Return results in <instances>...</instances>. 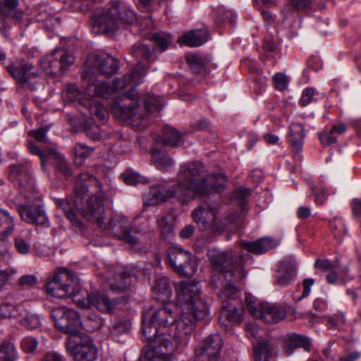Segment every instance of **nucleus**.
I'll return each instance as SVG.
<instances>
[{
  "instance_id": "obj_9",
  "label": "nucleus",
  "mask_w": 361,
  "mask_h": 361,
  "mask_svg": "<svg viewBox=\"0 0 361 361\" xmlns=\"http://www.w3.org/2000/svg\"><path fill=\"white\" fill-rule=\"evenodd\" d=\"M66 348L75 361H94L97 358L96 345L92 338L84 333L68 336Z\"/></svg>"
},
{
  "instance_id": "obj_22",
  "label": "nucleus",
  "mask_w": 361,
  "mask_h": 361,
  "mask_svg": "<svg viewBox=\"0 0 361 361\" xmlns=\"http://www.w3.org/2000/svg\"><path fill=\"white\" fill-rule=\"evenodd\" d=\"M296 264L295 259L286 258L280 262L277 274V283L279 286H288L295 276Z\"/></svg>"
},
{
  "instance_id": "obj_5",
  "label": "nucleus",
  "mask_w": 361,
  "mask_h": 361,
  "mask_svg": "<svg viewBox=\"0 0 361 361\" xmlns=\"http://www.w3.org/2000/svg\"><path fill=\"white\" fill-rule=\"evenodd\" d=\"M75 192L76 199L72 203H62V208L67 219L75 226H81L77 218L76 210H80L89 221L102 227L104 224L105 193L102 190L101 183L87 173H82L76 177Z\"/></svg>"
},
{
  "instance_id": "obj_63",
  "label": "nucleus",
  "mask_w": 361,
  "mask_h": 361,
  "mask_svg": "<svg viewBox=\"0 0 361 361\" xmlns=\"http://www.w3.org/2000/svg\"><path fill=\"white\" fill-rule=\"evenodd\" d=\"M194 233V228L191 225L185 226L180 231V235L182 238H189Z\"/></svg>"
},
{
  "instance_id": "obj_37",
  "label": "nucleus",
  "mask_w": 361,
  "mask_h": 361,
  "mask_svg": "<svg viewBox=\"0 0 361 361\" xmlns=\"http://www.w3.org/2000/svg\"><path fill=\"white\" fill-rule=\"evenodd\" d=\"M17 353L13 343L4 341L0 345V361H15L17 357Z\"/></svg>"
},
{
  "instance_id": "obj_38",
  "label": "nucleus",
  "mask_w": 361,
  "mask_h": 361,
  "mask_svg": "<svg viewBox=\"0 0 361 361\" xmlns=\"http://www.w3.org/2000/svg\"><path fill=\"white\" fill-rule=\"evenodd\" d=\"M164 104L160 97L148 95L145 99V108L147 114L159 113Z\"/></svg>"
},
{
  "instance_id": "obj_35",
  "label": "nucleus",
  "mask_w": 361,
  "mask_h": 361,
  "mask_svg": "<svg viewBox=\"0 0 361 361\" xmlns=\"http://www.w3.org/2000/svg\"><path fill=\"white\" fill-rule=\"evenodd\" d=\"M254 360L269 361L271 355V346L267 341L253 343Z\"/></svg>"
},
{
  "instance_id": "obj_33",
  "label": "nucleus",
  "mask_w": 361,
  "mask_h": 361,
  "mask_svg": "<svg viewBox=\"0 0 361 361\" xmlns=\"http://www.w3.org/2000/svg\"><path fill=\"white\" fill-rule=\"evenodd\" d=\"M157 225L163 236L167 237L173 234L176 227V217L174 214L168 213L162 215L157 220Z\"/></svg>"
},
{
  "instance_id": "obj_36",
  "label": "nucleus",
  "mask_w": 361,
  "mask_h": 361,
  "mask_svg": "<svg viewBox=\"0 0 361 361\" xmlns=\"http://www.w3.org/2000/svg\"><path fill=\"white\" fill-rule=\"evenodd\" d=\"M182 135L179 132L170 126H166L161 141L171 147L178 146L181 142Z\"/></svg>"
},
{
  "instance_id": "obj_2",
  "label": "nucleus",
  "mask_w": 361,
  "mask_h": 361,
  "mask_svg": "<svg viewBox=\"0 0 361 361\" xmlns=\"http://www.w3.org/2000/svg\"><path fill=\"white\" fill-rule=\"evenodd\" d=\"M88 71L82 74V80L87 85V93L92 96L98 94L107 98L114 92L121 91L127 87L134 86L142 82L146 71L143 66L137 64L131 73H128L122 79L114 80L109 86L105 81L98 78L99 75H112L118 69V61L108 54H92L87 60ZM137 92L134 87L123 96V103H116L114 106L115 114L136 128L142 127L145 119L140 114L137 106Z\"/></svg>"
},
{
  "instance_id": "obj_42",
  "label": "nucleus",
  "mask_w": 361,
  "mask_h": 361,
  "mask_svg": "<svg viewBox=\"0 0 361 361\" xmlns=\"http://www.w3.org/2000/svg\"><path fill=\"white\" fill-rule=\"evenodd\" d=\"M93 151V149L87 146L78 143L74 147L75 162L77 165L80 166L82 164L83 161L90 155Z\"/></svg>"
},
{
  "instance_id": "obj_8",
  "label": "nucleus",
  "mask_w": 361,
  "mask_h": 361,
  "mask_svg": "<svg viewBox=\"0 0 361 361\" xmlns=\"http://www.w3.org/2000/svg\"><path fill=\"white\" fill-rule=\"evenodd\" d=\"M80 92L74 85H70L63 92L62 97L66 102L78 101V103L86 109L82 114L86 117H90L94 121L104 122L106 119L107 113L100 102L96 98L98 94L90 95L87 93V87L85 90V94L87 98L80 97Z\"/></svg>"
},
{
  "instance_id": "obj_31",
  "label": "nucleus",
  "mask_w": 361,
  "mask_h": 361,
  "mask_svg": "<svg viewBox=\"0 0 361 361\" xmlns=\"http://www.w3.org/2000/svg\"><path fill=\"white\" fill-rule=\"evenodd\" d=\"M18 0H4L0 2V14L13 20H19L23 13L18 9Z\"/></svg>"
},
{
  "instance_id": "obj_56",
  "label": "nucleus",
  "mask_w": 361,
  "mask_h": 361,
  "mask_svg": "<svg viewBox=\"0 0 361 361\" xmlns=\"http://www.w3.org/2000/svg\"><path fill=\"white\" fill-rule=\"evenodd\" d=\"M315 196V202L317 204H323L326 200L328 194L324 188L317 189L312 188Z\"/></svg>"
},
{
  "instance_id": "obj_29",
  "label": "nucleus",
  "mask_w": 361,
  "mask_h": 361,
  "mask_svg": "<svg viewBox=\"0 0 361 361\" xmlns=\"http://www.w3.org/2000/svg\"><path fill=\"white\" fill-rule=\"evenodd\" d=\"M92 299L91 307H95L102 312H111L116 304L104 293L97 291L92 293Z\"/></svg>"
},
{
  "instance_id": "obj_46",
  "label": "nucleus",
  "mask_w": 361,
  "mask_h": 361,
  "mask_svg": "<svg viewBox=\"0 0 361 361\" xmlns=\"http://www.w3.org/2000/svg\"><path fill=\"white\" fill-rule=\"evenodd\" d=\"M131 322L129 319H118L112 326L111 333L116 336L127 333L130 329Z\"/></svg>"
},
{
  "instance_id": "obj_6",
  "label": "nucleus",
  "mask_w": 361,
  "mask_h": 361,
  "mask_svg": "<svg viewBox=\"0 0 361 361\" xmlns=\"http://www.w3.org/2000/svg\"><path fill=\"white\" fill-rule=\"evenodd\" d=\"M136 19L135 13L127 4L113 1L106 11L95 18L92 29L97 33L111 34L118 30L120 23L131 24Z\"/></svg>"
},
{
  "instance_id": "obj_62",
  "label": "nucleus",
  "mask_w": 361,
  "mask_h": 361,
  "mask_svg": "<svg viewBox=\"0 0 361 361\" xmlns=\"http://www.w3.org/2000/svg\"><path fill=\"white\" fill-rule=\"evenodd\" d=\"M11 305L3 304L0 305V318L9 317L11 318Z\"/></svg>"
},
{
  "instance_id": "obj_43",
  "label": "nucleus",
  "mask_w": 361,
  "mask_h": 361,
  "mask_svg": "<svg viewBox=\"0 0 361 361\" xmlns=\"http://www.w3.org/2000/svg\"><path fill=\"white\" fill-rule=\"evenodd\" d=\"M116 279L119 281L110 283V288L112 290H122L126 288L130 283V276L126 272L116 274Z\"/></svg>"
},
{
  "instance_id": "obj_54",
  "label": "nucleus",
  "mask_w": 361,
  "mask_h": 361,
  "mask_svg": "<svg viewBox=\"0 0 361 361\" xmlns=\"http://www.w3.org/2000/svg\"><path fill=\"white\" fill-rule=\"evenodd\" d=\"M37 281V278L34 275H25L19 279V283L23 287H32Z\"/></svg>"
},
{
  "instance_id": "obj_45",
  "label": "nucleus",
  "mask_w": 361,
  "mask_h": 361,
  "mask_svg": "<svg viewBox=\"0 0 361 361\" xmlns=\"http://www.w3.org/2000/svg\"><path fill=\"white\" fill-rule=\"evenodd\" d=\"M123 181L130 185H136L139 183H146L147 178L141 176L138 173L133 171H126L121 174Z\"/></svg>"
},
{
  "instance_id": "obj_52",
  "label": "nucleus",
  "mask_w": 361,
  "mask_h": 361,
  "mask_svg": "<svg viewBox=\"0 0 361 361\" xmlns=\"http://www.w3.org/2000/svg\"><path fill=\"white\" fill-rule=\"evenodd\" d=\"M314 283V280L312 278L305 279L302 282L303 290L301 296L297 300L300 301L302 299L307 297L311 291V288Z\"/></svg>"
},
{
  "instance_id": "obj_21",
  "label": "nucleus",
  "mask_w": 361,
  "mask_h": 361,
  "mask_svg": "<svg viewBox=\"0 0 361 361\" xmlns=\"http://www.w3.org/2000/svg\"><path fill=\"white\" fill-rule=\"evenodd\" d=\"M11 318L16 319L20 325L29 329H37L41 325V320L37 314L27 310L23 305H11Z\"/></svg>"
},
{
  "instance_id": "obj_4",
  "label": "nucleus",
  "mask_w": 361,
  "mask_h": 361,
  "mask_svg": "<svg viewBox=\"0 0 361 361\" xmlns=\"http://www.w3.org/2000/svg\"><path fill=\"white\" fill-rule=\"evenodd\" d=\"M207 255L214 268L210 286L214 290L219 289L221 296L228 298L222 301L220 317L231 323L239 324L243 321V310L236 307L235 295L239 289L237 284L246 277L247 273L240 264L233 263L232 252L211 249Z\"/></svg>"
},
{
  "instance_id": "obj_16",
  "label": "nucleus",
  "mask_w": 361,
  "mask_h": 361,
  "mask_svg": "<svg viewBox=\"0 0 361 361\" xmlns=\"http://www.w3.org/2000/svg\"><path fill=\"white\" fill-rule=\"evenodd\" d=\"M193 221L198 225L200 230L216 234L222 231V227L216 219L213 209L198 207L192 213Z\"/></svg>"
},
{
  "instance_id": "obj_47",
  "label": "nucleus",
  "mask_w": 361,
  "mask_h": 361,
  "mask_svg": "<svg viewBox=\"0 0 361 361\" xmlns=\"http://www.w3.org/2000/svg\"><path fill=\"white\" fill-rule=\"evenodd\" d=\"M38 345V341L33 336H25L20 341L21 349L27 353H34Z\"/></svg>"
},
{
  "instance_id": "obj_27",
  "label": "nucleus",
  "mask_w": 361,
  "mask_h": 361,
  "mask_svg": "<svg viewBox=\"0 0 361 361\" xmlns=\"http://www.w3.org/2000/svg\"><path fill=\"white\" fill-rule=\"evenodd\" d=\"M68 297H71L73 302L82 308L91 307L92 293L90 294L82 288L78 279V282L71 283L70 293Z\"/></svg>"
},
{
  "instance_id": "obj_14",
  "label": "nucleus",
  "mask_w": 361,
  "mask_h": 361,
  "mask_svg": "<svg viewBox=\"0 0 361 361\" xmlns=\"http://www.w3.org/2000/svg\"><path fill=\"white\" fill-rule=\"evenodd\" d=\"M10 178L15 184L22 188L20 194L36 195L32 178V166L30 162L13 166Z\"/></svg>"
},
{
  "instance_id": "obj_23",
  "label": "nucleus",
  "mask_w": 361,
  "mask_h": 361,
  "mask_svg": "<svg viewBox=\"0 0 361 361\" xmlns=\"http://www.w3.org/2000/svg\"><path fill=\"white\" fill-rule=\"evenodd\" d=\"M279 242L270 238L263 237L255 241H241L240 246L247 251L255 255L264 254L276 247Z\"/></svg>"
},
{
  "instance_id": "obj_3",
  "label": "nucleus",
  "mask_w": 361,
  "mask_h": 361,
  "mask_svg": "<svg viewBox=\"0 0 361 361\" xmlns=\"http://www.w3.org/2000/svg\"><path fill=\"white\" fill-rule=\"evenodd\" d=\"M202 168V165L199 162L183 164L177 176L176 189L171 190L166 182L153 185L143 195L145 204L155 205L170 197H178L183 202H187L195 197L223 191L227 184L226 176L213 174L205 178H199Z\"/></svg>"
},
{
  "instance_id": "obj_58",
  "label": "nucleus",
  "mask_w": 361,
  "mask_h": 361,
  "mask_svg": "<svg viewBox=\"0 0 361 361\" xmlns=\"http://www.w3.org/2000/svg\"><path fill=\"white\" fill-rule=\"evenodd\" d=\"M351 207L354 216L357 218H361V197L353 198Z\"/></svg>"
},
{
  "instance_id": "obj_41",
  "label": "nucleus",
  "mask_w": 361,
  "mask_h": 361,
  "mask_svg": "<svg viewBox=\"0 0 361 361\" xmlns=\"http://www.w3.org/2000/svg\"><path fill=\"white\" fill-rule=\"evenodd\" d=\"M322 97V94L317 92L314 87H306L302 92L300 103L302 106H306Z\"/></svg>"
},
{
  "instance_id": "obj_10",
  "label": "nucleus",
  "mask_w": 361,
  "mask_h": 361,
  "mask_svg": "<svg viewBox=\"0 0 361 361\" xmlns=\"http://www.w3.org/2000/svg\"><path fill=\"white\" fill-rule=\"evenodd\" d=\"M40 199L36 195L19 194L16 200V205L22 220L36 224H44L47 219L40 207Z\"/></svg>"
},
{
  "instance_id": "obj_18",
  "label": "nucleus",
  "mask_w": 361,
  "mask_h": 361,
  "mask_svg": "<svg viewBox=\"0 0 361 361\" xmlns=\"http://www.w3.org/2000/svg\"><path fill=\"white\" fill-rule=\"evenodd\" d=\"M27 149L32 154L37 155L40 159L41 169L45 171V166L47 164H54L55 161L59 162V169L65 176H70L71 171L67 166L64 158L58 154L54 149H45L42 151L32 141H29L27 145Z\"/></svg>"
},
{
  "instance_id": "obj_34",
  "label": "nucleus",
  "mask_w": 361,
  "mask_h": 361,
  "mask_svg": "<svg viewBox=\"0 0 361 361\" xmlns=\"http://www.w3.org/2000/svg\"><path fill=\"white\" fill-rule=\"evenodd\" d=\"M152 160L155 166L159 170L167 169L173 165V161L171 157L164 152L155 148L152 149Z\"/></svg>"
},
{
  "instance_id": "obj_61",
  "label": "nucleus",
  "mask_w": 361,
  "mask_h": 361,
  "mask_svg": "<svg viewBox=\"0 0 361 361\" xmlns=\"http://www.w3.org/2000/svg\"><path fill=\"white\" fill-rule=\"evenodd\" d=\"M250 195V190L246 188H239L235 192V196L237 198L240 200V203L243 204V200L245 198Z\"/></svg>"
},
{
  "instance_id": "obj_19",
  "label": "nucleus",
  "mask_w": 361,
  "mask_h": 361,
  "mask_svg": "<svg viewBox=\"0 0 361 361\" xmlns=\"http://www.w3.org/2000/svg\"><path fill=\"white\" fill-rule=\"evenodd\" d=\"M168 259L170 266L174 271L181 276H189L188 269L195 270L191 264V254L178 247H173L168 250Z\"/></svg>"
},
{
  "instance_id": "obj_55",
  "label": "nucleus",
  "mask_w": 361,
  "mask_h": 361,
  "mask_svg": "<svg viewBox=\"0 0 361 361\" xmlns=\"http://www.w3.org/2000/svg\"><path fill=\"white\" fill-rule=\"evenodd\" d=\"M314 267L317 269H322L324 272H328L334 268V266L328 259H317L314 263Z\"/></svg>"
},
{
  "instance_id": "obj_64",
  "label": "nucleus",
  "mask_w": 361,
  "mask_h": 361,
  "mask_svg": "<svg viewBox=\"0 0 361 361\" xmlns=\"http://www.w3.org/2000/svg\"><path fill=\"white\" fill-rule=\"evenodd\" d=\"M298 9L308 8L311 4V0H291Z\"/></svg>"
},
{
  "instance_id": "obj_13",
  "label": "nucleus",
  "mask_w": 361,
  "mask_h": 361,
  "mask_svg": "<svg viewBox=\"0 0 361 361\" xmlns=\"http://www.w3.org/2000/svg\"><path fill=\"white\" fill-rule=\"evenodd\" d=\"M104 224L105 227L102 226V228L111 230L114 235L126 241L133 249L137 251L141 250L142 246L140 242V237L137 235L138 232L129 229L128 221L125 216H117L111 219L108 224L104 221ZM139 235H141V233H139Z\"/></svg>"
},
{
  "instance_id": "obj_25",
  "label": "nucleus",
  "mask_w": 361,
  "mask_h": 361,
  "mask_svg": "<svg viewBox=\"0 0 361 361\" xmlns=\"http://www.w3.org/2000/svg\"><path fill=\"white\" fill-rule=\"evenodd\" d=\"M209 39L208 30L206 27L193 30L179 37L178 42L180 45H186L190 47H200L204 44Z\"/></svg>"
},
{
  "instance_id": "obj_59",
  "label": "nucleus",
  "mask_w": 361,
  "mask_h": 361,
  "mask_svg": "<svg viewBox=\"0 0 361 361\" xmlns=\"http://www.w3.org/2000/svg\"><path fill=\"white\" fill-rule=\"evenodd\" d=\"M63 356L56 351L46 353L41 361H62Z\"/></svg>"
},
{
  "instance_id": "obj_30",
  "label": "nucleus",
  "mask_w": 361,
  "mask_h": 361,
  "mask_svg": "<svg viewBox=\"0 0 361 361\" xmlns=\"http://www.w3.org/2000/svg\"><path fill=\"white\" fill-rule=\"evenodd\" d=\"M346 131V126L343 123H338L332 126L329 131H324L319 134L320 142L325 145H330L337 140V135L344 134Z\"/></svg>"
},
{
  "instance_id": "obj_26",
  "label": "nucleus",
  "mask_w": 361,
  "mask_h": 361,
  "mask_svg": "<svg viewBox=\"0 0 361 361\" xmlns=\"http://www.w3.org/2000/svg\"><path fill=\"white\" fill-rule=\"evenodd\" d=\"M311 345V341L307 337L297 334H288L284 339V349L288 354H291L297 348L309 352Z\"/></svg>"
},
{
  "instance_id": "obj_7",
  "label": "nucleus",
  "mask_w": 361,
  "mask_h": 361,
  "mask_svg": "<svg viewBox=\"0 0 361 361\" xmlns=\"http://www.w3.org/2000/svg\"><path fill=\"white\" fill-rule=\"evenodd\" d=\"M51 316L56 328L68 336L80 334L81 327L93 331L99 329L102 323L101 319L96 315L94 318L90 317L82 322L77 312L64 307L54 310Z\"/></svg>"
},
{
  "instance_id": "obj_53",
  "label": "nucleus",
  "mask_w": 361,
  "mask_h": 361,
  "mask_svg": "<svg viewBox=\"0 0 361 361\" xmlns=\"http://www.w3.org/2000/svg\"><path fill=\"white\" fill-rule=\"evenodd\" d=\"M15 247L18 252L22 255L28 253L30 250V245L24 239L16 238L15 239Z\"/></svg>"
},
{
  "instance_id": "obj_60",
  "label": "nucleus",
  "mask_w": 361,
  "mask_h": 361,
  "mask_svg": "<svg viewBox=\"0 0 361 361\" xmlns=\"http://www.w3.org/2000/svg\"><path fill=\"white\" fill-rule=\"evenodd\" d=\"M314 307L316 310L319 312H324L328 307V304L326 300L322 298H317L314 301Z\"/></svg>"
},
{
  "instance_id": "obj_57",
  "label": "nucleus",
  "mask_w": 361,
  "mask_h": 361,
  "mask_svg": "<svg viewBox=\"0 0 361 361\" xmlns=\"http://www.w3.org/2000/svg\"><path fill=\"white\" fill-rule=\"evenodd\" d=\"M47 131V130L39 128L30 132V135H32L38 142L46 143L48 141V138L46 135Z\"/></svg>"
},
{
  "instance_id": "obj_49",
  "label": "nucleus",
  "mask_w": 361,
  "mask_h": 361,
  "mask_svg": "<svg viewBox=\"0 0 361 361\" xmlns=\"http://www.w3.org/2000/svg\"><path fill=\"white\" fill-rule=\"evenodd\" d=\"M133 52L137 57L142 56L145 59H149L152 56V50L148 45L141 44L135 45L133 49Z\"/></svg>"
},
{
  "instance_id": "obj_11",
  "label": "nucleus",
  "mask_w": 361,
  "mask_h": 361,
  "mask_svg": "<svg viewBox=\"0 0 361 361\" xmlns=\"http://www.w3.org/2000/svg\"><path fill=\"white\" fill-rule=\"evenodd\" d=\"M78 282L77 276L61 268L56 272L53 278L45 284V289L49 295L56 298H64L70 293L71 283Z\"/></svg>"
},
{
  "instance_id": "obj_48",
  "label": "nucleus",
  "mask_w": 361,
  "mask_h": 361,
  "mask_svg": "<svg viewBox=\"0 0 361 361\" xmlns=\"http://www.w3.org/2000/svg\"><path fill=\"white\" fill-rule=\"evenodd\" d=\"M273 82L275 87L280 91L286 90L288 87V79L287 76L282 73H278L273 77Z\"/></svg>"
},
{
  "instance_id": "obj_40",
  "label": "nucleus",
  "mask_w": 361,
  "mask_h": 361,
  "mask_svg": "<svg viewBox=\"0 0 361 361\" xmlns=\"http://www.w3.org/2000/svg\"><path fill=\"white\" fill-rule=\"evenodd\" d=\"M247 336L251 339L252 343H257L259 341H266L262 338L264 331L255 323H248L245 325Z\"/></svg>"
},
{
  "instance_id": "obj_12",
  "label": "nucleus",
  "mask_w": 361,
  "mask_h": 361,
  "mask_svg": "<svg viewBox=\"0 0 361 361\" xmlns=\"http://www.w3.org/2000/svg\"><path fill=\"white\" fill-rule=\"evenodd\" d=\"M74 59L73 55L68 50L56 49L41 59V66L47 74L56 75L68 68Z\"/></svg>"
},
{
  "instance_id": "obj_20",
  "label": "nucleus",
  "mask_w": 361,
  "mask_h": 361,
  "mask_svg": "<svg viewBox=\"0 0 361 361\" xmlns=\"http://www.w3.org/2000/svg\"><path fill=\"white\" fill-rule=\"evenodd\" d=\"M286 316V310L283 306L269 302H262L255 317L267 323L275 324L283 320Z\"/></svg>"
},
{
  "instance_id": "obj_17",
  "label": "nucleus",
  "mask_w": 361,
  "mask_h": 361,
  "mask_svg": "<svg viewBox=\"0 0 361 361\" xmlns=\"http://www.w3.org/2000/svg\"><path fill=\"white\" fill-rule=\"evenodd\" d=\"M6 70L19 84L27 85L31 89L33 88L32 80L39 76L37 68L31 63L23 60L11 64L7 66Z\"/></svg>"
},
{
  "instance_id": "obj_50",
  "label": "nucleus",
  "mask_w": 361,
  "mask_h": 361,
  "mask_svg": "<svg viewBox=\"0 0 361 361\" xmlns=\"http://www.w3.org/2000/svg\"><path fill=\"white\" fill-rule=\"evenodd\" d=\"M245 303L248 312L255 317L259 310V306L261 303H258L256 301L255 297L250 294L245 295Z\"/></svg>"
},
{
  "instance_id": "obj_44",
  "label": "nucleus",
  "mask_w": 361,
  "mask_h": 361,
  "mask_svg": "<svg viewBox=\"0 0 361 361\" xmlns=\"http://www.w3.org/2000/svg\"><path fill=\"white\" fill-rule=\"evenodd\" d=\"M187 62L189 63L191 70L195 74H200L205 72L204 63L198 56L191 54L186 57Z\"/></svg>"
},
{
  "instance_id": "obj_28",
  "label": "nucleus",
  "mask_w": 361,
  "mask_h": 361,
  "mask_svg": "<svg viewBox=\"0 0 361 361\" xmlns=\"http://www.w3.org/2000/svg\"><path fill=\"white\" fill-rule=\"evenodd\" d=\"M153 293L159 300L164 302L169 300L172 295L169 279L166 276H158L153 287Z\"/></svg>"
},
{
  "instance_id": "obj_39",
  "label": "nucleus",
  "mask_w": 361,
  "mask_h": 361,
  "mask_svg": "<svg viewBox=\"0 0 361 361\" xmlns=\"http://www.w3.org/2000/svg\"><path fill=\"white\" fill-rule=\"evenodd\" d=\"M151 39L161 51H164L172 43L171 35L164 32H157L153 34Z\"/></svg>"
},
{
  "instance_id": "obj_24",
  "label": "nucleus",
  "mask_w": 361,
  "mask_h": 361,
  "mask_svg": "<svg viewBox=\"0 0 361 361\" xmlns=\"http://www.w3.org/2000/svg\"><path fill=\"white\" fill-rule=\"evenodd\" d=\"M305 137L304 126L298 123H292L289 126L288 142L294 155H299L302 149Z\"/></svg>"
},
{
  "instance_id": "obj_15",
  "label": "nucleus",
  "mask_w": 361,
  "mask_h": 361,
  "mask_svg": "<svg viewBox=\"0 0 361 361\" xmlns=\"http://www.w3.org/2000/svg\"><path fill=\"white\" fill-rule=\"evenodd\" d=\"M223 342L219 334L207 336L195 350L194 361H219Z\"/></svg>"
},
{
  "instance_id": "obj_32",
  "label": "nucleus",
  "mask_w": 361,
  "mask_h": 361,
  "mask_svg": "<svg viewBox=\"0 0 361 361\" xmlns=\"http://www.w3.org/2000/svg\"><path fill=\"white\" fill-rule=\"evenodd\" d=\"M14 228L13 217L10 214L0 208V240H5Z\"/></svg>"
},
{
  "instance_id": "obj_51",
  "label": "nucleus",
  "mask_w": 361,
  "mask_h": 361,
  "mask_svg": "<svg viewBox=\"0 0 361 361\" xmlns=\"http://www.w3.org/2000/svg\"><path fill=\"white\" fill-rule=\"evenodd\" d=\"M346 322L345 315L343 312H338L334 316L329 317L328 322L331 326H338Z\"/></svg>"
},
{
  "instance_id": "obj_1",
  "label": "nucleus",
  "mask_w": 361,
  "mask_h": 361,
  "mask_svg": "<svg viewBox=\"0 0 361 361\" xmlns=\"http://www.w3.org/2000/svg\"><path fill=\"white\" fill-rule=\"evenodd\" d=\"M176 289V305L166 304L143 311L142 334L153 344L152 349L142 353L143 361H173L169 352L173 348V343L186 345L195 323L209 317V307L201 295L200 283L181 281Z\"/></svg>"
}]
</instances>
